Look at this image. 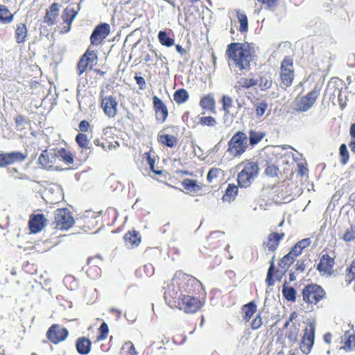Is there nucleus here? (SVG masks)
<instances>
[{
  "instance_id": "a211bd4d",
  "label": "nucleus",
  "mask_w": 355,
  "mask_h": 355,
  "mask_svg": "<svg viewBox=\"0 0 355 355\" xmlns=\"http://www.w3.org/2000/svg\"><path fill=\"white\" fill-rule=\"evenodd\" d=\"M334 259L329 254H323L317 266V270L322 276H331L334 273Z\"/></svg>"
},
{
  "instance_id": "e433bc0d",
  "label": "nucleus",
  "mask_w": 355,
  "mask_h": 355,
  "mask_svg": "<svg viewBox=\"0 0 355 355\" xmlns=\"http://www.w3.org/2000/svg\"><path fill=\"white\" fill-rule=\"evenodd\" d=\"M55 155L57 156V159H60L67 164H72L73 163V153L64 148L58 149L55 153Z\"/></svg>"
},
{
  "instance_id": "6e6d98bb",
  "label": "nucleus",
  "mask_w": 355,
  "mask_h": 355,
  "mask_svg": "<svg viewBox=\"0 0 355 355\" xmlns=\"http://www.w3.org/2000/svg\"><path fill=\"white\" fill-rule=\"evenodd\" d=\"M340 155L341 157V163L346 164L349 160V155L346 144H343L340 146Z\"/></svg>"
},
{
  "instance_id": "bf43d9fd",
  "label": "nucleus",
  "mask_w": 355,
  "mask_h": 355,
  "mask_svg": "<svg viewBox=\"0 0 355 355\" xmlns=\"http://www.w3.org/2000/svg\"><path fill=\"white\" fill-rule=\"evenodd\" d=\"M78 130L79 133H84L89 132V130H92V125L87 120H82L80 121L78 124Z\"/></svg>"
},
{
  "instance_id": "13d9d810",
  "label": "nucleus",
  "mask_w": 355,
  "mask_h": 355,
  "mask_svg": "<svg viewBox=\"0 0 355 355\" xmlns=\"http://www.w3.org/2000/svg\"><path fill=\"white\" fill-rule=\"evenodd\" d=\"M279 168L275 164H268L265 169V173L270 177H275L278 175Z\"/></svg>"
},
{
  "instance_id": "4be33fe9",
  "label": "nucleus",
  "mask_w": 355,
  "mask_h": 355,
  "mask_svg": "<svg viewBox=\"0 0 355 355\" xmlns=\"http://www.w3.org/2000/svg\"><path fill=\"white\" fill-rule=\"evenodd\" d=\"M282 269L279 268L275 269V257L272 258L270 261V267L268 270L267 277L266 279V282L268 286H273L275 281H280L282 276L285 274Z\"/></svg>"
},
{
  "instance_id": "9b49d317",
  "label": "nucleus",
  "mask_w": 355,
  "mask_h": 355,
  "mask_svg": "<svg viewBox=\"0 0 355 355\" xmlns=\"http://www.w3.org/2000/svg\"><path fill=\"white\" fill-rule=\"evenodd\" d=\"M297 317L298 313L297 311H292L288 319L283 326V327L286 329V338L292 343H295L297 341L300 335V323L297 321Z\"/></svg>"
},
{
  "instance_id": "b1692460",
  "label": "nucleus",
  "mask_w": 355,
  "mask_h": 355,
  "mask_svg": "<svg viewBox=\"0 0 355 355\" xmlns=\"http://www.w3.org/2000/svg\"><path fill=\"white\" fill-rule=\"evenodd\" d=\"M15 128L21 137H24L31 126V121L22 114H18L15 119Z\"/></svg>"
},
{
  "instance_id": "dca6fc26",
  "label": "nucleus",
  "mask_w": 355,
  "mask_h": 355,
  "mask_svg": "<svg viewBox=\"0 0 355 355\" xmlns=\"http://www.w3.org/2000/svg\"><path fill=\"white\" fill-rule=\"evenodd\" d=\"M28 155L21 152H10L0 153V167H6L16 162H22L27 158Z\"/></svg>"
},
{
  "instance_id": "f704fd0d",
  "label": "nucleus",
  "mask_w": 355,
  "mask_h": 355,
  "mask_svg": "<svg viewBox=\"0 0 355 355\" xmlns=\"http://www.w3.org/2000/svg\"><path fill=\"white\" fill-rule=\"evenodd\" d=\"M116 145L114 144L112 141H108L105 137L96 138L94 140V144L96 146L101 147L105 151H111L116 148L118 146L117 142H115Z\"/></svg>"
},
{
  "instance_id": "f8f14e48",
  "label": "nucleus",
  "mask_w": 355,
  "mask_h": 355,
  "mask_svg": "<svg viewBox=\"0 0 355 355\" xmlns=\"http://www.w3.org/2000/svg\"><path fill=\"white\" fill-rule=\"evenodd\" d=\"M315 322H309L306 323L302 340L300 343V348L304 354H309L312 349L315 340Z\"/></svg>"
},
{
  "instance_id": "5fc2aeb1",
  "label": "nucleus",
  "mask_w": 355,
  "mask_h": 355,
  "mask_svg": "<svg viewBox=\"0 0 355 355\" xmlns=\"http://www.w3.org/2000/svg\"><path fill=\"white\" fill-rule=\"evenodd\" d=\"M198 123L202 126H208V127H214L217 123L216 119L211 116L200 117Z\"/></svg>"
},
{
  "instance_id": "4d7b16f0",
  "label": "nucleus",
  "mask_w": 355,
  "mask_h": 355,
  "mask_svg": "<svg viewBox=\"0 0 355 355\" xmlns=\"http://www.w3.org/2000/svg\"><path fill=\"white\" fill-rule=\"evenodd\" d=\"M263 324V319L261 316V313H259L256 315L255 318L252 320L250 323V327L253 330L259 329Z\"/></svg>"
},
{
  "instance_id": "2f4dec72",
  "label": "nucleus",
  "mask_w": 355,
  "mask_h": 355,
  "mask_svg": "<svg viewBox=\"0 0 355 355\" xmlns=\"http://www.w3.org/2000/svg\"><path fill=\"white\" fill-rule=\"evenodd\" d=\"M28 29L24 23L20 22L17 24L15 31V38L18 44L24 43L27 37Z\"/></svg>"
},
{
  "instance_id": "79ce46f5",
  "label": "nucleus",
  "mask_w": 355,
  "mask_h": 355,
  "mask_svg": "<svg viewBox=\"0 0 355 355\" xmlns=\"http://www.w3.org/2000/svg\"><path fill=\"white\" fill-rule=\"evenodd\" d=\"M282 295L289 302H295L297 297V292L292 286H288L285 283L282 286Z\"/></svg>"
},
{
  "instance_id": "0e129e2a",
  "label": "nucleus",
  "mask_w": 355,
  "mask_h": 355,
  "mask_svg": "<svg viewBox=\"0 0 355 355\" xmlns=\"http://www.w3.org/2000/svg\"><path fill=\"white\" fill-rule=\"evenodd\" d=\"M302 252V250L300 248V247L295 244L290 250L288 254L293 257V259L295 260L296 257L300 255Z\"/></svg>"
},
{
  "instance_id": "4468645a",
  "label": "nucleus",
  "mask_w": 355,
  "mask_h": 355,
  "mask_svg": "<svg viewBox=\"0 0 355 355\" xmlns=\"http://www.w3.org/2000/svg\"><path fill=\"white\" fill-rule=\"evenodd\" d=\"M110 33V26L107 23H101L97 25L90 36L92 45L101 44Z\"/></svg>"
},
{
  "instance_id": "338daca9",
  "label": "nucleus",
  "mask_w": 355,
  "mask_h": 355,
  "mask_svg": "<svg viewBox=\"0 0 355 355\" xmlns=\"http://www.w3.org/2000/svg\"><path fill=\"white\" fill-rule=\"evenodd\" d=\"M85 223L87 225V227L90 230L94 229L98 224V221L95 218L90 219L89 218H85Z\"/></svg>"
},
{
  "instance_id": "4c0bfd02",
  "label": "nucleus",
  "mask_w": 355,
  "mask_h": 355,
  "mask_svg": "<svg viewBox=\"0 0 355 355\" xmlns=\"http://www.w3.org/2000/svg\"><path fill=\"white\" fill-rule=\"evenodd\" d=\"M341 342L343 344V349L345 351H351L355 348V335L347 331L342 337Z\"/></svg>"
},
{
  "instance_id": "cd10ccee",
  "label": "nucleus",
  "mask_w": 355,
  "mask_h": 355,
  "mask_svg": "<svg viewBox=\"0 0 355 355\" xmlns=\"http://www.w3.org/2000/svg\"><path fill=\"white\" fill-rule=\"evenodd\" d=\"M123 239L125 245L131 248L137 247L141 240L139 233L135 230L126 232L123 236Z\"/></svg>"
},
{
  "instance_id": "20e7f679",
  "label": "nucleus",
  "mask_w": 355,
  "mask_h": 355,
  "mask_svg": "<svg viewBox=\"0 0 355 355\" xmlns=\"http://www.w3.org/2000/svg\"><path fill=\"white\" fill-rule=\"evenodd\" d=\"M242 167L237 175L238 185L241 188L249 187L257 178L259 167L257 162L244 160L236 166L237 169Z\"/></svg>"
},
{
  "instance_id": "e2e57ef3",
  "label": "nucleus",
  "mask_w": 355,
  "mask_h": 355,
  "mask_svg": "<svg viewBox=\"0 0 355 355\" xmlns=\"http://www.w3.org/2000/svg\"><path fill=\"white\" fill-rule=\"evenodd\" d=\"M135 80L137 83V84L139 85V87L140 89L143 90L146 89V83L145 79L141 76H139V73H136L135 76Z\"/></svg>"
},
{
  "instance_id": "a18cd8bd",
  "label": "nucleus",
  "mask_w": 355,
  "mask_h": 355,
  "mask_svg": "<svg viewBox=\"0 0 355 355\" xmlns=\"http://www.w3.org/2000/svg\"><path fill=\"white\" fill-rule=\"evenodd\" d=\"M97 336L95 342H100L107 338L109 334V327L106 322H103L97 329Z\"/></svg>"
},
{
  "instance_id": "774afa93",
  "label": "nucleus",
  "mask_w": 355,
  "mask_h": 355,
  "mask_svg": "<svg viewBox=\"0 0 355 355\" xmlns=\"http://www.w3.org/2000/svg\"><path fill=\"white\" fill-rule=\"evenodd\" d=\"M301 250L307 248L310 244L311 241L309 239H304L296 243Z\"/></svg>"
},
{
  "instance_id": "f3484780",
  "label": "nucleus",
  "mask_w": 355,
  "mask_h": 355,
  "mask_svg": "<svg viewBox=\"0 0 355 355\" xmlns=\"http://www.w3.org/2000/svg\"><path fill=\"white\" fill-rule=\"evenodd\" d=\"M98 56L94 50L87 49L80 58L77 64V73L80 76L86 71L89 63H96Z\"/></svg>"
},
{
  "instance_id": "09e8293b",
  "label": "nucleus",
  "mask_w": 355,
  "mask_h": 355,
  "mask_svg": "<svg viewBox=\"0 0 355 355\" xmlns=\"http://www.w3.org/2000/svg\"><path fill=\"white\" fill-rule=\"evenodd\" d=\"M265 134L261 132H257L253 130L249 131V141L251 146H254L261 141Z\"/></svg>"
},
{
  "instance_id": "2eb2a0df",
  "label": "nucleus",
  "mask_w": 355,
  "mask_h": 355,
  "mask_svg": "<svg viewBox=\"0 0 355 355\" xmlns=\"http://www.w3.org/2000/svg\"><path fill=\"white\" fill-rule=\"evenodd\" d=\"M102 260L99 257H91L87 260L85 266V273L87 277L92 279H96L101 277Z\"/></svg>"
},
{
  "instance_id": "c9c22d12",
  "label": "nucleus",
  "mask_w": 355,
  "mask_h": 355,
  "mask_svg": "<svg viewBox=\"0 0 355 355\" xmlns=\"http://www.w3.org/2000/svg\"><path fill=\"white\" fill-rule=\"evenodd\" d=\"M157 141L166 147L173 148L177 144L178 139L173 135L162 134L158 135Z\"/></svg>"
},
{
  "instance_id": "473e14b6",
  "label": "nucleus",
  "mask_w": 355,
  "mask_h": 355,
  "mask_svg": "<svg viewBox=\"0 0 355 355\" xmlns=\"http://www.w3.org/2000/svg\"><path fill=\"white\" fill-rule=\"evenodd\" d=\"M75 141L81 151H86L92 148L90 139L86 134L78 133L75 137Z\"/></svg>"
},
{
  "instance_id": "f257e3e1",
  "label": "nucleus",
  "mask_w": 355,
  "mask_h": 355,
  "mask_svg": "<svg viewBox=\"0 0 355 355\" xmlns=\"http://www.w3.org/2000/svg\"><path fill=\"white\" fill-rule=\"evenodd\" d=\"M225 55L240 71H248L255 60V51L249 43L232 42L227 45Z\"/></svg>"
},
{
  "instance_id": "1a4fd4ad",
  "label": "nucleus",
  "mask_w": 355,
  "mask_h": 355,
  "mask_svg": "<svg viewBox=\"0 0 355 355\" xmlns=\"http://www.w3.org/2000/svg\"><path fill=\"white\" fill-rule=\"evenodd\" d=\"M321 92V86L316 85L313 89L302 96H297L295 99L296 110L300 112H306L316 102Z\"/></svg>"
},
{
  "instance_id": "a19ab883",
  "label": "nucleus",
  "mask_w": 355,
  "mask_h": 355,
  "mask_svg": "<svg viewBox=\"0 0 355 355\" xmlns=\"http://www.w3.org/2000/svg\"><path fill=\"white\" fill-rule=\"evenodd\" d=\"M238 195V187L234 184H229L225 194L223 196V200L226 202L233 201Z\"/></svg>"
},
{
  "instance_id": "37998d69",
  "label": "nucleus",
  "mask_w": 355,
  "mask_h": 355,
  "mask_svg": "<svg viewBox=\"0 0 355 355\" xmlns=\"http://www.w3.org/2000/svg\"><path fill=\"white\" fill-rule=\"evenodd\" d=\"M189 98V92L184 88L178 89L173 94V99L178 105L184 103Z\"/></svg>"
},
{
  "instance_id": "a878e982",
  "label": "nucleus",
  "mask_w": 355,
  "mask_h": 355,
  "mask_svg": "<svg viewBox=\"0 0 355 355\" xmlns=\"http://www.w3.org/2000/svg\"><path fill=\"white\" fill-rule=\"evenodd\" d=\"M57 160L55 153H50L46 150H43L38 158V163L43 168L53 169Z\"/></svg>"
},
{
  "instance_id": "49530a36",
  "label": "nucleus",
  "mask_w": 355,
  "mask_h": 355,
  "mask_svg": "<svg viewBox=\"0 0 355 355\" xmlns=\"http://www.w3.org/2000/svg\"><path fill=\"white\" fill-rule=\"evenodd\" d=\"M341 239L346 243L355 241V224L351 225L345 230Z\"/></svg>"
},
{
  "instance_id": "72a5a7b5",
  "label": "nucleus",
  "mask_w": 355,
  "mask_h": 355,
  "mask_svg": "<svg viewBox=\"0 0 355 355\" xmlns=\"http://www.w3.org/2000/svg\"><path fill=\"white\" fill-rule=\"evenodd\" d=\"M345 282L348 285L352 284V288L355 291V259L345 269Z\"/></svg>"
},
{
  "instance_id": "5701e85b",
  "label": "nucleus",
  "mask_w": 355,
  "mask_h": 355,
  "mask_svg": "<svg viewBox=\"0 0 355 355\" xmlns=\"http://www.w3.org/2000/svg\"><path fill=\"white\" fill-rule=\"evenodd\" d=\"M284 233L272 232L268 236L266 241L263 243V246L270 252H275L280 241L284 238Z\"/></svg>"
},
{
  "instance_id": "0eeeda50",
  "label": "nucleus",
  "mask_w": 355,
  "mask_h": 355,
  "mask_svg": "<svg viewBox=\"0 0 355 355\" xmlns=\"http://www.w3.org/2000/svg\"><path fill=\"white\" fill-rule=\"evenodd\" d=\"M295 71L293 59L291 56H286L281 62L279 78L280 86L284 89L291 87L293 83Z\"/></svg>"
},
{
  "instance_id": "9d476101",
  "label": "nucleus",
  "mask_w": 355,
  "mask_h": 355,
  "mask_svg": "<svg viewBox=\"0 0 355 355\" xmlns=\"http://www.w3.org/2000/svg\"><path fill=\"white\" fill-rule=\"evenodd\" d=\"M74 224L71 212L67 208L58 209L54 214V228L58 230H67Z\"/></svg>"
},
{
  "instance_id": "58836bf2",
  "label": "nucleus",
  "mask_w": 355,
  "mask_h": 355,
  "mask_svg": "<svg viewBox=\"0 0 355 355\" xmlns=\"http://www.w3.org/2000/svg\"><path fill=\"white\" fill-rule=\"evenodd\" d=\"M272 85L271 73L269 72L261 73L259 80V87L262 91L270 89Z\"/></svg>"
},
{
  "instance_id": "8fccbe9b",
  "label": "nucleus",
  "mask_w": 355,
  "mask_h": 355,
  "mask_svg": "<svg viewBox=\"0 0 355 355\" xmlns=\"http://www.w3.org/2000/svg\"><path fill=\"white\" fill-rule=\"evenodd\" d=\"M237 18L240 23L239 31L241 33H245L248 30V20L247 15L243 12L237 13Z\"/></svg>"
},
{
  "instance_id": "69168bd1",
  "label": "nucleus",
  "mask_w": 355,
  "mask_h": 355,
  "mask_svg": "<svg viewBox=\"0 0 355 355\" xmlns=\"http://www.w3.org/2000/svg\"><path fill=\"white\" fill-rule=\"evenodd\" d=\"M147 161H148V164L150 166V168L151 171L153 173H155V174H158V175L162 174V171H156V170H155V161L154 158L151 157L148 155V157H147Z\"/></svg>"
},
{
  "instance_id": "6ab92c4d",
  "label": "nucleus",
  "mask_w": 355,
  "mask_h": 355,
  "mask_svg": "<svg viewBox=\"0 0 355 355\" xmlns=\"http://www.w3.org/2000/svg\"><path fill=\"white\" fill-rule=\"evenodd\" d=\"M47 219L42 214H32L28 220V228L31 233L37 234L46 226Z\"/></svg>"
},
{
  "instance_id": "603ef678",
  "label": "nucleus",
  "mask_w": 355,
  "mask_h": 355,
  "mask_svg": "<svg viewBox=\"0 0 355 355\" xmlns=\"http://www.w3.org/2000/svg\"><path fill=\"white\" fill-rule=\"evenodd\" d=\"M13 16L10 10L4 5H0V21L3 22H10Z\"/></svg>"
},
{
  "instance_id": "bb28decb",
  "label": "nucleus",
  "mask_w": 355,
  "mask_h": 355,
  "mask_svg": "<svg viewBox=\"0 0 355 355\" xmlns=\"http://www.w3.org/2000/svg\"><path fill=\"white\" fill-rule=\"evenodd\" d=\"M78 14V11L74 8L67 7L62 11L61 17L63 21V29L65 33L71 29V23Z\"/></svg>"
},
{
  "instance_id": "c03bdc74",
  "label": "nucleus",
  "mask_w": 355,
  "mask_h": 355,
  "mask_svg": "<svg viewBox=\"0 0 355 355\" xmlns=\"http://www.w3.org/2000/svg\"><path fill=\"white\" fill-rule=\"evenodd\" d=\"M157 37L159 42L163 46L171 47L174 44V39L170 37L166 31H160Z\"/></svg>"
},
{
  "instance_id": "423d86ee",
  "label": "nucleus",
  "mask_w": 355,
  "mask_h": 355,
  "mask_svg": "<svg viewBox=\"0 0 355 355\" xmlns=\"http://www.w3.org/2000/svg\"><path fill=\"white\" fill-rule=\"evenodd\" d=\"M248 138L247 135L242 132H236L227 143V153L233 157H240L247 150Z\"/></svg>"
},
{
  "instance_id": "ea45409f",
  "label": "nucleus",
  "mask_w": 355,
  "mask_h": 355,
  "mask_svg": "<svg viewBox=\"0 0 355 355\" xmlns=\"http://www.w3.org/2000/svg\"><path fill=\"white\" fill-rule=\"evenodd\" d=\"M258 80L254 78H241L236 82L235 88L237 90H243L256 86Z\"/></svg>"
},
{
  "instance_id": "ddd939ff",
  "label": "nucleus",
  "mask_w": 355,
  "mask_h": 355,
  "mask_svg": "<svg viewBox=\"0 0 355 355\" xmlns=\"http://www.w3.org/2000/svg\"><path fill=\"white\" fill-rule=\"evenodd\" d=\"M69 331L67 328L59 324H53L47 330L46 336L53 344L57 345L64 341L69 336Z\"/></svg>"
},
{
  "instance_id": "7c9ffc66",
  "label": "nucleus",
  "mask_w": 355,
  "mask_h": 355,
  "mask_svg": "<svg viewBox=\"0 0 355 355\" xmlns=\"http://www.w3.org/2000/svg\"><path fill=\"white\" fill-rule=\"evenodd\" d=\"M257 311V305L254 301H251L241 306V313L243 320L248 322L253 315Z\"/></svg>"
},
{
  "instance_id": "393cba45",
  "label": "nucleus",
  "mask_w": 355,
  "mask_h": 355,
  "mask_svg": "<svg viewBox=\"0 0 355 355\" xmlns=\"http://www.w3.org/2000/svg\"><path fill=\"white\" fill-rule=\"evenodd\" d=\"M60 6L58 3H53L46 10V13L44 17V21L48 26H53L56 24L57 19L59 16Z\"/></svg>"
},
{
  "instance_id": "39448f33",
  "label": "nucleus",
  "mask_w": 355,
  "mask_h": 355,
  "mask_svg": "<svg viewBox=\"0 0 355 355\" xmlns=\"http://www.w3.org/2000/svg\"><path fill=\"white\" fill-rule=\"evenodd\" d=\"M301 295L303 302L307 305V307L311 308L318 306L319 303L327 297L324 289L315 283L305 285L301 291Z\"/></svg>"
},
{
  "instance_id": "864d4df0",
  "label": "nucleus",
  "mask_w": 355,
  "mask_h": 355,
  "mask_svg": "<svg viewBox=\"0 0 355 355\" xmlns=\"http://www.w3.org/2000/svg\"><path fill=\"white\" fill-rule=\"evenodd\" d=\"M222 110L226 114H230V110L233 107L232 98L227 95H223L221 98Z\"/></svg>"
},
{
  "instance_id": "680f3d73",
  "label": "nucleus",
  "mask_w": 355,
  "mask_h": 355,
  "mask_svg": "<svg viewBox=\"0 0 355 355\" xmlns=\"http://www.w3.org/2000/svg\"><path fill=\"white\" fill-rule=\"evenodd\" d=\"M297 166V172L301 177H304L308 174L309 170L307 168L306 164L298 163Z\"/></svg>"
},
{
  "instance_id": "6e6552de",
  "label": "nucleus",
  "mask_w": 355,
  "mask_h": 355,
  "mask_svg": "<svg viewBox=\"0 0 355 355\" xmlns=\"http://www.w3.org/2000/svg\"><path fill=\"white\" fill-rule=\"evenodd\" d=\"M100 107L104 114L110 118H114L119 112V102L116 96L106 95L103 90L100 92Z\"/></svg>"
},
{
  "instance_id": "aec40b11",
  "label": "nucleus",
  "mask_w": 355,
  "mask_h": 355,
  "mask_svg": "<svg viewBox=\"0 0 355 355\" xmlns=\"http://www.w3.org/2000/svg\"><path fill=\"white\" fill-rule=\"evenodd\" d=\"M153 104L155 112L156 120L159 123H163L166 120L168 115L167 107L163 101L156 96L153 97Z\"/></svg>"
},
{
  "instance_id": "412c9836",
  "label": "nucleus",
  "mask_w": 355,
  "mask_h": 355,
  "mask_svg": "<svg viewBox=\"0 0 355 355\" xmlns=\"http://www.w3.org/2000/svg\"><path fill=\"white\" fill-rule=\"evenodd\" d=\"M182 185L186 191L187 193L192 196H200L205 185L198 183L197 180L189 178L184 179Z\"/></svg>"
},
{
  "instance_id": "c756f323",
  "label": "nucleus",
  "mask_w": 355,
  "mask_h": 355,
  "mask_svg": "<svg viewBox=\"0 0 355 355\" xmlns=\"http://www.w3.org/2000/svg\"><path fill=\"white\" fill-rule=\"evenodd\" d=\"M76 347L78 354L81 355H87L91 351L92 342L86 337H80L76 341Z\"/></svg>"
},
{
  "instance_id": "c85d7f7f",
  "label": "nucleus",
  "mask_w": 355,
  "mask_h": 355,
  "mask_svg": "<svg viewBox=\"0 0 355 355\" xmlns=\"http://www.w3.org/2000/svg\"><path fill=\"white\" fill-rule=\"evenodd\" d=\"M200 106L204 110L216 112V101L212 94L204 95L200 100Z\"/></svg>"
},
{
  "instance_id": "7ed1b4c3",
  "label": "nucleus",
  "mask_w": 355,
  "mask_h": 355,
  "mask_svg": "<svg viewBox=\"0 0 355 355\" xmlns=\"http://www.w3.org/2000/svg\"><path fill=\"white\" fill-rule=\"evenodd\" d=\"M172 288L177 293V296L182 294H194L202 288V284L198 279L192 275L178 271L171 281Z\"/></svg>"
},
{
  "instance_id": "3c124183",
  "label": "nucleus",
  "mask_w": 355,
  "mask_h": 355,
  "mask_svg": "<svg viewBox=\"0 0 355 355\" xmlns=\"http://www.w3.org/2000/svg\"><path fill=\"white\" fill-rule=\"evenodd\" d=\"M223 173V171L221 168L212 167L208 171L207 180L209 183H212L214 180H217Z\"/></svg>"
},
{
  "instance_id": "052dcab7",
  "label": "nucleus",
  "mask_w": 355,
  "mask_h": 355,
  "mask_svg": "<svg viewBox=\"0 0 355 355\" xmlns=\"http://www.w3.org/2000/svg\"><path fill=\"white\" fill-rule=\"evenodd\" d=\"M259 4L265 6L268 9H273L275 8L279 0H255Z\"/></svg>"
},
{
  "instance_id": "de8ad7c7",
  "label": "nucleus",
  "mask_w": 355,
  "mask_h": 355,
  "mask_svg": "<svg viewBox=\"0 0 355 355\" xmlns=\"http://www.w3.org/2000/svg\"><path fill=\"white\" fill-rule=\"evenodd\" d=\"M253 104L254 107V112L256 114V116L258 117L263 116L268 107L267 102L265 101H261L254 103Z\"/></svg>"
},
{
  "instance_id": "f03ea898",
  "label": "nucleus",
  "mask_w": 355,
  "mask_h": 355,
  "mask_svg": "<svg viewBox=\"0 0 355 355\" xmlns=\"http://www.w3.org/2000/svg\"><path fill=\"white\" fill-rule=\"evenodd\" d=\"M164 299L172 309H178L187 314L199 311L205 305V300L193 294H182L177 296L174 289L168 288L164 293Z\"/></svg>"
}]
</instances>
